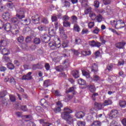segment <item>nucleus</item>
I'll return each instance as SVG.
<instances>
[{
  "mask_svg": "<svg viewBox=\"0 0 126 126\" xmlns=\"http://www.w3.org/2000/svg\"><path fill=\"white\" fill-rule=\"evenodd\" d=\"M5 8H7V7H6V5L2 6V5H1V4H0V11H3V10H4V9H5Z\"/></svg>",
  "mask_w": 126,
  "mask_h": 126,
  "instance_id": "nucleus-55",
  "label": "nucleus"
},
{
  "mask_svg": "<svg viewBox=\"0 0 126 126\" xmlns=\"http://www.w3.org/2000/svg\"><path fill=\"white\" fill-rule=\"evenodd\" d=\"M111 0H103V2L104 4L107 5V4H110L111 3Z\"/></svg>",
  "mask_w": 126,
  "mask_h": 126,
  "instance_id": "nucleus-53",
  "label": "nucleus"
},
{
  "mask_svg": "<svg viewBox=\"0 0 126 126\" xmlns=\"http://www.w3.org/2000/svg\"><path fill=\"white\" fill-rule=\"evenodd\" d=\"M6 94L5 92H1L0 93V98H1V99L2 98H3V97H4V96H5Z\"/></svg>",
  "mask_w": 126,
  "mask_h": 126,
  "instance_id": "nucleus-58",
  "label": "nucleus"
},
{
  "mask_svg": "<svg viewBox=\"0 0 126 126\" xmlns=\"http://www.w3.org/2000/svg\"><path fill=\"white\" fill-rule=\"evenodd\" d=\"M72 113V110L68 107H66L64 109V112L61 114V117L63 120L66 121L67 124L69 125H71L73 124V117L69 114Z\"/></svg>",
  "mask_w": 126,
  "mask_h": 126,
  "instance_id": "nucleus-1",
  "label": "nucleus"
},
{
  "mask_svg": "<svg viewBox=\"0 0 126 126\" xmlns=\"http://www.w3.org/2000/svg\"><path fill=\"white\" fill-rule=\"evenodd\" d=\"M99 32H100V29L98 28L97 27L94 28V30L92 31V33L93 34H98Z\"/></svg>",
  "mask_w": 126,
  "mask_h": 126,
  "instance_id": "nucleus-34",
  "label": "nucleus"
},
{
  "mask_svg": "<svg viewBox=\"0 0 126 126\" xmlns=\"http://www.w3.org/2000/svg\"><path fill=\"white\" fill-rule=\"evenodd\" d=\"M21 48H22L23 50H28V45L25 43H22L21 45Z\"/></svg>",
  "mask_w": 126,
  "mask_h": 126,
  "instance_id": "nucleus-37",
  "label": "nucleus"
},
{
  "mask_svg": "<svg viewBox=\"0 0 126 126\" xmlns=\"http://www.w3.org/2000/svg\"><path fill=\"white\" fill-rule=\"evenodd\" d=\"M96 20L97 22H101L103 19V17L100 15H99L98 16H96Z\"/></svg>",
  "mask_w": 126,
  "mask_h": 126,
  "instance_id": "nucleus-44",
  "label": "nucleus"
},
{
  "mask_svg": "<svg viewBox=\"0 0 126 126\" xmlns=\"http://www.w3.org/2000/svg\"><path fill=\"white\" fill-rule=\"evenodd\" d=\"M119 105L121 107H126V101L121 100L119 102Z\"/></svg>",
  "mask_w": 126,
  "mask_h": 126,
  "instance_id": "nucleus-39",
  "label": "nucleus"
},
{
  "mask_svg": "<svg viewBox=\"0 0 126 126\" xmlns=\"http://www.w3.org/2000/svg\"><path fill=\"white\" fill-rule=\"evenodd\" d=\"M17 40L19 43H22L24 41V37L22 35H20L18 37Z\"/></svg>",
  "mask_w": 126,
  "mask_h": 126,
  "instance_id": "nucleus-40",
  "label": "nucleus"
},
{
  "mask_svg": "<svg viewBox=\"0 0 126 126\" xmlns=\"http://www.w3.org/2000/svg\"><path fill=\"white\" fill-rule=\"evenodd\" d=\"M7 66L9 69H14V65L12 63H9L7 64Z\"/></svg>",
  "mask_w": 126,
  "mask_h": 126,
  "instance_id": "nucleus-32",
  "label": "nucleus"
},
{
  "mask_svg": "<svg viewBox=\"0 0 126 126\" xmlns=\"http://www.w3.org/2000/svg\"><path fill=\"white\" fill-rule=\"evenodd\" d=\"M32 72H29L27 75H24L22 77L23 80H30L32 79Z\"/></svg>",
  "mask_w": 126,
  "mask_h": 126,
  "instance_id": "nucleus-12",
  "label": "nucleus"
},
{
  "mask_svg": "<svg viewBox=\"0 0 126 126\" xmlns=\"http://www.w3.org/2000/svg\"><path fill=\"white\" fill-rule=\"evenodd\" d=\"M122 125L124 126H126V119L124 118L122 121Z\"/></svg>",
  "mask_w": 126,
  "mask_h": 126,
  "instance_id": "nucleus-63",
  "label": "nucleus"
},
{
  "mask_svg": "<svg viewBox=\"0 0 126 126\" xmlns=\"http://www.w3.org/2000/svg\"><path fill=\"white\" fill-rule=\"evenodd\" d=\"M91 9H92L91 7H89L87 8L86 10H85V14H88L89 12H91Z\"/></svg>",
  "mask_w": 126,
  "mask_h": 126,
  "instance_id": "nucleus-54",
  "label": "nucleus"
},
{
  "mask_svg": "<svg viewBox=\"0 0 126 126\" xmlns=\"http://www.w3.org/2000/svg\"><path fill=\"white\" fill-rule=\"evenodd\" d=\"M58 42L53 41L49 43V47L52 49V50H56V49H58L59 48H61V41H60V39L58 38Z\"/></svg>",
  "mask_w": 126,
  "mask_h": 126,
  "instance_id": "nucleus-4",
  "label": "nucleus"
},
{
  "mask_svg": "<svg viewBox=\"0 0 126 126\" xmlns=\"http://www.w3.org/2000/svg\"><path fill=\"white\" fill-rule=\"evenodd\" d=\"M67 53V57H68V56H70L71 54H73L74 55H76V56H78L79 55V52L77 50H67L66 51Z\"/></svg>",
  "mask_w": 126,
  "mask_h": 126,
  "instance_id": "nucleus-11",
  "label": "nucleus"
},
{
  "mask_svg": "<svg viewBox=\"0 0 126 126\" xmlns=\"http://www.w3.org/2000/svg\"><path fill=\"white\" fill-rule=\"evenodd\" d=\"M100 77H99L98 75H95L94 76L93 80L94 81H98V80H99Z\"/></svg>",
  "mask_w": 126,
  "mask_h": 126,
  "instance_id": "nucleus-51",
  "label": "nucleus"
},
{
  "mask_svg": "<svg viewBox=\"0 0 126 126\" xmlns=\"http://www.w3.org/2000/svg\"><path fill=\"white\" fill-rule=\"evenodd\" d=\"M109 30L111 31V32H113V33H115V34H116V35H119V33L114 29L109 28Z\"/></svg>",
  "mask_w": 126,
  "mask_h": 126,
  "instance_id": "nucleus-61",
  "label": "nucleus"
},
{
  "mask_svg": "<svg viewBox=\"0 0 126 126\" xmlns=\"http://www.w3.org/2000/svg\"><path fill=\"white\" fill-rule=\"evenodd\" d=\"M77 126H85V122L78 121L77 123Z\"/></svg>",
  "mask_w": 126,
  "mask_h": 126,
  "instance_id": "nucleus-45",
  "label": "nucleus"
},
{
  "mask_svg": "<svg viewBox=\"0 0 126 126\" xmlns=\"http://www.w3.org/2000/svg\"><path fill=\"white\" fill-rule=\"evenodd\" d=\"M3 60L5 62H10V59H9L8 57H6L5 56H3Z\"/></svg>",
  "mask_w": 126,
  "mask_h": 126,
  "instance_id": "nucleus-52",
  "label": "nucleus"
},
{
  "mask_svg": "<svg viewBox=\"0 0 126 126\" xmlns=\"http://www.w3.org/2000/svg\"><path fill=\"white\" fill-rule=\"evenodd\" d=\"M33 43L34 44H40L41 43V40L39 38H35L33 40Z\"/></svg>",
  "mask_w": 126,
  "mask_h": 126,
  "instance_id": "nucleus-43",
  "label": "nucleus"
},
{
  "mask_svg": "<svg viewBox=\"0 0 126 126\" xmlns=\"http://www.w3.org/2000/svg\"><path fill=\"white\" fill-rule=\"evenodd\" d=\"M71 19L74 23H76L77 21V17L75 16H73L71 17Z\"/></svg>",
  "mask_w": 126,
  "mask_h": 126,
  "instance_id": "nucleus-57",
  "label": "nucleus"
},
{
  "mask_svg": "<svg viewBox=\"0 0 126 126\" xmlns=\"http://www.w3.org/2000/svg\"><path fill=\"white\" fill-rule=\"evenodd\" d=\"M100 5V3L99 2V1L95 0L94 1V6L95 7L98 8L99 7Z\"/></svg>",
  "mask_w": 126,
  "mask_h": 126,
  "instance_id": "nucleus-50",
  "label": "nucleus"
},
{
  "mask_svg": "<svg viewBox=\"0 0 126 126\" xmlns=\"http://www.w3.org/2000/svg\"><path fill=\"white\" fill-rule=\"evenodd\" d=\"M40 124H42L43 126H50L51 124L44 122V120H40Z\"/></svg>",
  "mask_w": 126,
  "mask_h": 126,
  "instance_id": "nucleus-33",
  "label": "nucleus"
},
{
  "mask_svg": "<svg viewBox=\"0 0 126 126\" xmlns=\"http://www.w3.org/2000/svg\"><path fill=\"white\" fill-rule=\"evenodd\" d=\"M1 54L4 56H7L10 55V51L7 48H3L1 51Z\"/></svg>",
  "mask_w": 126,
  "mask_h": 126,
  "instance_id": "nucleus-14",
  "label": "nucleus"
},
{
  "mask_svg": "<svg viewBox=\"0 0 126 126\" xmlns=\"http://www.w3.org/2000/svg\"><path fill=\"white\" fill-rule=\"evenodd\" d=\"M4 20H9L10 18V14L8 12L4 13L2 16Z\"/></svg>",
  "mask_w": 126,
  "mask_h": 126,
  "instance_id": "nucleus-15",
  "label": "nucleus"
},
{
  "mask_svg": "<svg viewBox=\"0 0 126 126\" xmlns=\"http://www.w3.org/2000/svg\"><path fill=\"white\" fill-rule=\"evenodd\" d=\"M63 25L64 27H70V24L67 21H64L63 22Z\"/></svg>",
  "mask_w": 126,
  "mask_h": 126,
  "instance_id": "nucleus-41",
  "label": "nucleus"
},
{
  "mask_svg": "<svg viewBox=\"0 0 126 126\" xmlns=\"http://www.w3.org/2000/svg\"><path fill=\"white\" fill-rule=\"evenodd\" d=\"M89 44L91 46V47H95L96 45V42H95V41L93 40L90 42Z\"/></svg>",
  "mask_w": 126,
  "mask_h": 126,
  "instance_id": "nucleus-56",
  "label": "nucleus"
},
{
  "mask_svg": "<svg viewBox=\"0 0 126 126\" xmlns=\"http://www.w3.org/2000/svg\"><path fill=\"white\" fill-rule=\"evenodd\" d=\"M0 43L2 47H6V46H7V44H8V41L6 39H3L1 40Z\"/></svg>",
  "mask_w": 126,
  "mask_h": 126,
  "instance_id": "nucleus-20",
  "label": "nucleus"
},
{
  "mask_svg": "<svg viewBox=\"0 0 126 126\" xmlns=\"http://www.w3.org/2000/svg\"><path fill=\"white\" fill-rule=\"evenodd\" d=\"M11 22L12 23V24L14 25L13 27H15V28H16V27H17L18 26L19 28V27L20 26V22L16 18H12L11 19Z\"/></svg>",
  "mask_w": 126,
  "mask_h": 126,
  "instance_id": "nucleus-7",
  "label": "nucleus"
},
{
  "mask_svg": "<svg viewBox=\"0 0 126 126\" xmlns=\"http://www.w3.org/2000/svg\"><path fill=\"white\" fill-rule=\"evenodd\" d=\"M113 103V102L112 101V100L110 99H106L104 101L103 106L105 107V106H108L109 105H112Z\"/></svg>",
  "mask_w": 126,
  "mask_h": 126,
  "instance_id": "nucleus-19",
  "label": "nucleus"
},
{
  "mask_svg": "<svg viewBox=\"0 0 126 126\" xmlns=\"http://www.w3.org/2000/svg\"><path fill=\"white\" fill-rule=\"evenodd\" d=\"M7 8H10V9L14 7V4L12 2L8 3L6 5Z\"/></svg>",
  "mask_w": 126,
  "mask_h": 126,
  "instance_id": "nucleus-25",
  "label": "nucleus"
},
{
  "mask_svg": "<svg viewBox=\"0 0 126 126\" xmlns=\"http://www.w3.org/2000/svg\"><path fill=\"white\" fill-rule=\"evenodd\" d=\"M27 126H36V125L33 122H29Z\"/></svg>",
  "mask_w": 126,
  "mask_h": 126,
  "instance_id": "nucleus-64",
  "label": "nucleus"
},
{
  "mask_svg": "<svg viewBox=\"0 0 126 126\" xmlns=\"http://www.w3.org/2000/svg\"><path fill=\"white\" fill-rule=\"evenodd\" d=\"M56 69L57 71H62V70H63V67L62 65L57 66Z\"/></svg>",
  "mask_w": 126,
  "mask_h": 126,
  "instance_id": "nucleus-47",
  "label": "nucleus"
},
{
  "mask_svg": "<svg viewBox=\"0 0 126 126\" xmlns=\"http://www.w3.org/2000/svg\"><path fill=\"white\" fill-rule=\"evenodd\" d=\"M92 71H93L94 73H96L97 71H98V65H97V64L94 63L92 65Z\"/></svg>",
  "mask_w": 126,
  "mask_h": 126,
  "instance_id": "nucleus-17",
  "label": "nucleus"
},
{
  "mask_svg": "<svg viewBox=\"0 0 126 126\" xmlns=\"http://www.w3.org/2000/svg\"><path fill=\"white\" fill-rule=\"evenodd\" d=\"M50 85V80H46L43 83L44 87H48Z\"/></svg>",
  "mask_w": 126,
  "mask_h": 126,
  "instance_id": "nucleus-38",
  "label": "nucleus"
},
{
  "mask_svg": "<svg viewBox=\"0 0 126 126\" xmlns=\"http://www.w3.org/2000/svg\"><path fill=\"white\" fill-rule=\"evenodd\" d=\"M42 22H43V23H44L45 24H48V23H49V21L48 20V19H47L46 18H44L42 19Z\"/></svg>",
  "mask_w": 126,
  "mask_h": 126,
  "instance_id": "nucleus-60",
  "label": "nucleus"
},
{
  "mask_svg": "<svg viewBox=\"0 0 126 126\" xmlns=\"http://www.w3.org/2000/svg\"><path fill=\"white\" fill-rule=\"evenodd\" d=\"M25 13V10L24 8H21L19 9H18L17 11L16 16L18 17L19 19H22L24 18L25 16L24 15Z\"/></svg>",
  "mask_w": 126,
  "mask_h": 126,
  "instance_id": "nucleus-5",
  "label": "nucleus"
},
{
  "mask_svg": "<svg viewBox=\"0 0 126 126\" xmlns=\"http://www.w3.org/2000/svg\"><path fill=\"white\" fill-rule=\"evenodd\" d=\"M59 31H60V33L61 35V36H62V37H66V35H65V33H64V31H63V28H59Z\"/></svg>",
  "mask_w": 126,
  "mask_h": 126,
  "instance_id": "nucleus-27",
  "label": "nucleus"
},
{
  "mask_svg": "<svg viewBox=\"0 0 126 126\" xmlns=\"http://www.w3.org/2000/svg\"><path fill=\"white\" fill-rule=\"evenodd\" d=\"M10 100L11 102H15L16 100V98H15V96L13 95H9Z\"/></svg>",
  "mask_w": 126,
  "mask_h": 126,
  "instance_id": "nucleus-46",
  "label": "nucleus"
},
{
  "mask_svg": "<svg viewBox=\"0 0 126 126\" xmlns=\"http://www.w3.org/2000/svg\"><path fill=\"white\" fill-rule=\"evenodd\" d=\"M21 23H22L24 25H29L30 23H31V20L29 18L26 19L25 20H21Z\"/></svg>",
  "mask_w": 126,
  "mask_h": 126,
  "instance_id": "nucleus-16",
  "label": "nucleus"
},
{
  "mask_svg": "<svg viewBox=\"0 0 126 126\" xmlns=\"http://www.w3.org/2000/svg\"><path fill=\"white\" fill-rule=\"evenodd\" d=\"M118 115H119V112H118V110H111L109 113V117L111 119H115L118 117Z\"/></svg>",
  "mask_w": 126,
  "mask_h": 126,
  "instance_id": "nucleus-8",
  "label": "nucleus"
},
{
  "mask_svg": "<svg viewBox=\"0 0 126 126\" xmlns=\"http://www.w3.org/2000/svg\"><path fill=\"white\" fill-rule=\"evenodd\" d=\"M3 28L5 31H7V32L11 31L12 34H14V35L18 34V32H19V27L18 26L16 28L13 27L11 28V26H10V24L9 23L6 24V25L4 26Z\"/></svg>",
  "mask_w": 126,
  "mask_h": 126,
  "instance_id": "nucleus-2",
  "label": "nucleus"
},
{
  "mask_svg": "<svg viewBox=\"0 0 126 126\" xmlns=\"http://www.w3.org/2000/svg\"><path fill=\"white\" fill-rule=\"evenodd\" d=\"M87 112H88L87 110H85L84 112L82 111L77 112L75 116L77 119H82L85 116V114H88Z\"/></svg>",
  "mask_w": 126,
  "mask_h": 126,
  "instance_id": "nucleus-6",
  "label": "nucleus"
},
{
  "mask_svg": "<svg viewBox=\"0 0 126 126\" xmlns=\"http://www.w3.org/2000/svg\"><path fill=\"white\" fill-rule=\"evenodd\" d=\"M49 34L50 35V36H55V35H56V32L55 31V30L53 29L49 30Z\"/></svg>",
  "mask_w": 126,
  "mask_h": 126,
  "instance_id": "nucleus-31",
  "label": "nucleus"
},
{
  "mask_svg": "<svg viewBox=\"0 0 126 126\" xmlns=\"http://www.w3.org/2000/svg\"><path fill=\"white\" fill-rule=\"evenodd\" d=\"M21 110H22V111H23V112H27V111H28V109L27 108V106H26V105L21 106Z\"/></svg>",
  "mask_w": 126,
  "mask_h": 126,
  "instance_id": "nucleus-42",
  "label": "nucleus"
},
{
  "mask_svg": "<svg viewBox=\"0 0 126 126\" xmlns=\"http://www.w3.org/2000/svg\"><path fill=\"white\" fill-rule=\"evenodd\" d=\"M41 40L45 42V43H48L50 40H51V37L48 35V34H44L41 36Z\"/></svg>",
  "mask_w": 126,
  "mask_h": 126,
  "instance_id": "nucleus-10",
  "label": "nucleus"
},
{
  "mask_svg": "<svg viewBox=\"0 0 126 126\" xmlns=\"http://www.w3.org/2000/svg\"><path fill=\"white\" fill-rule=\"evenodd\" d=\"M62 19L64 21H67V20H69V18L68 17V16H66V15H65V16L63 17Z\"/></svg>",
  "mask_w": 126,
  "mask_h": 126,
  "instance_id": "nucleus-59",
  "label": "nucleus"
},
{
  "mask_svg": "<svg viewBox=\"0 0 126 126\" xmlns=\"http://www.w3.org/2000/svg\"><path fill=\"white\" fill-rule=\"evenodd\" d=\"M88 26L90 29H91L92 28H93L94 26H95V23L93 22H90L88 23Z\"/></svg>",
  "mask_w": 126,
  "mask_h": 126,
  "instance_id": "nucleus-36",
  "label": "nucleus"
},
{
  "mask_svg": "<svg viewBox=\"0 0 126 126\" xmlns=\"http://www.w3.org/2000/svg\"><path fill=\"white\" fill-rule=\"evenodd\" d=\"M89 16L92 20H95V19H96L97 18L96 14L93 12L90 13Z\"/></svg>",
  "mask_w": 126,
  "mask_h": 126,
  "instance_id": "nucleus-22",
  "label": "nucleus"
},
{
  "mask_svg": "<svg viewBox=\"0 0 126 126\" xmlns=\"http://www.w3.org/2000/svg\"><path fill=\"white\" fill-rule=\"evenodd\" d=\"M53 94H54V95L55 96H57V97H59L60 96H62V94H61V92H60V91H59V90H55L53 91Z\"/></svg>",
  "mask_w": 126,
  "mask_h": 126,
  "instance_id": "nucleus-29",
  "label": "nucleus"
},
{
  "mask_svg": "<svg viewBox=\"0 0 126 126\" xmlns=\"http://www.w3.org/2000/svg\"><path fill=\"white\" fill-rule=\"evenodd\" d=\"M51 20L53 22H56L58 20V17L55 15L52 16Z\"/></svg>",
  "mask_w": 126,
  "mask_h": 126,
  "instance_id": "nucleus-49",
  "label": "nucleus"
},
{
  "mask_svg": "<svg viewBox=\"0 0 126 126\" xmlns=\"http://www.w3.org/2000/svg\"><path fill=\"white\" fill-rule=\"evenodd\" d=\"M111 24L112 26H114L116 29H122L126 26L123 20H112L111 21Z\"/></svg>",
  "mask_w": 126,
  "mask_h": 126,
  "instance_id": "nucleus-3",
  "label": "nucleus"
},
{
  "mask_svg": "<svg viewBox=\"0 0 126 126\" xmlns=\"http://www.w3.org/2000/svg\"><path fill=\"white\" fill-rule=\"evenodd\" d=\"M89 32L88 29H83L82 31V34L84 35V34H86Z\"/></svg>",
  "mask_w": 126,
  "mask_h": 126,
  "instance_id": "nucleus-48",
  "label": "nucleus"
},
{
  "mask_svg": "<svg viewBox=\"0 0 126 126\" xmlns=\"http://www.w3.org/2000/svg\"><path fill=\"white\" fill-rule=\"evenodd\" d=\"M73 75L75 78H78L79 77V72L77 70H74L73 71Z\"/></svg>",
  "mask_w": 126,
  "mask_h": 126,
  "instance_id": "nucleus-26",
  "label": "nucleus"
},
{
  "mask_svg": "<svg viewBox=\"0 0 126 126\" xmlns=\"http://www.w3.org/2000/svg\"><path fill=\"white\" fill-rule=\"evenodd\" d=\"M32 18L34 24H37L39 23V19L40 18V16H39V15H36L34 16H32Z\"/></svg>",
  "mask_w": 126,
  "mask_h": 126,
  "instance_id": "nucleus-13",
  "label": "nucleus"
},
{
  "mask_svg": "<svg viewBox=\"0 0 126 126\" xmlns=\"http://www.w3.org/2000/svg\"><path fill=\"white\" fill-rule=\"evenodd\" d=\"M75 42L77 45H80V44H81V39L79 38L76 39Z\"/></svg>",
  "mask_w": 126,
  "mask_h": 126,
  "instance_id": "nucleus-62",
  "label": "nucleus"
},
{
  "mask_svg": "<svg viewBox=\"0 0 126 126\" xmlns=\"http://www.w3.org/2000/svg\"><path fill=\"white\" fill-rule=\"evenodd\" d=\"M101 123L100 121H94L92 123V126H101Z\"/></svg>",
  "mask_w": 126,
  "mask_h": 126,
  "instance_id": "nucleus-28",
  "label": "nucleus"
},
{
  "mask_svg": "<svg viewBox=\"0 0 126 126\" xmlns=\"http://www.w3.org/2000/svg\"><path fill=\"white\" fill-rule=\"evenodd\" d=\"M126 45V42L123 41L122 42L118 43L116 44V47L118 49H123Z\"/></svg>",
  "mask_w": 126,
  "mask_h": 126,
  "instance_id": "nucleus-18",
  "label": "nucleus"
},
{
  "mask_svg": "<svg viewBox=\"0 0 126 126\" xmlns=\"http://www.w3.org/2000/svg\"><path fill=\"white\" fill-rule=\"evenodd\" d=\"M78 83H79L80 85H85V84L86 83V82L84 80L80 79L78 80Z\"/></svg>",
  "mask_w": 126,
  "mask_h": 126,
  "instance_id": "nucleus-35",
  "label": "nucleus"
},
{
  "mask_svg": "<svg viewBox=\"0 0 126 126\" xmlns=\"http://www.w3.org/2000/svg\"><path fill=\"white\" fill-rule=\"evenodd\" d=\"M89 89L91 92H95L96 91V88H95L94 86L93 85H90L88 86Z\"/></svg>",
  "mask_w": 126,
  "mask_h": 126,
  "instance_id": "nucleus-24",
  "label": "nucleus"
},
{
  "mask_svg": "<svg viewBox=\"0 0 126 126\" xmlns=\"http://www.w3.org/2000/svg\"><path fill=\"white\" fill-rule=\"evenodd\" d=\"M74 30L76 31V32H79L80 31V28H79V26L77 24H75L74 25Z\"/></svg>",
  "mask_w": 126,
  "mask_h": 126,
  "instance_id": "nucleus-30",
  "label": "nucleus"
},
{
  "mask_svg": "<svg viewBox=\"0 0 126 126\" xmlns=\"http://www.w3.org/2000/svg\"><path fill=\"white\" fill-rule=\"evenodd\" d=\"M57 105L58 107L54 109V112L55 113H59V112H61V111H62L61 108H62L63 104H62V103H61V101H58L57 102Z\"/></svg>",
  "mask_w": 126,
  "mask_h": 126,
  "instance_id": "nucleus-9",
  "label": "nucleus"
},
{
  "mask_svg": "<svg viewBox=\"0 0 126 126\" xmlns=\"http://www.w3.org/2000/svg\"><path fill=\"white\" fill-rule=\"evenodd\" d=\"M82 74L84 76H85L86 78H90V74L89 73L86 72V71L83 70L82 71Z\"/></svg>",
  "mask_w": 126,
  "mask_h": 126,
  "instance_id": "nucleus-21",
  "label": "nucleus"
},
{
  "mask_svg": "<svg viewBox=\"0 0 126 126\" xmlns=\"http://www.w3.org/2000/svg\"><path fill=\"white\" fill-rule=\"evenodd\" d=\"M94 106L97 109H98V110H100V109H102L103 107V104L102 105L101 103H98V102H95Z\"/></svg>",
  "mask_w": 126,
  "mask_h": 126,
  "instance_id": "nucleus-23",
  "label": "nucleus"
}]
</instances>
